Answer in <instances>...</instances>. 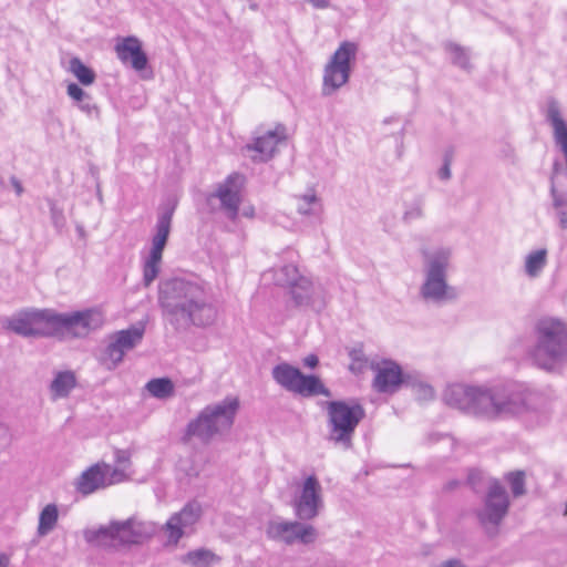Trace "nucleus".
I'll return each instance as SVG.
<instances>
[{"mask_svg": "<svg viewBox=\"0 0 567 567\" xmlns=\"http://www.w3.org/2000/svg\"><path fill=\"white\" fill-rule=\"evenodd\" d=\"M527 391L514 384H463L446 386L443 401L475 419L496 422L514 419L529 410Z\"/></svg>", "mask_w": 567, "mask_h": 567, "instance_id": "obj_1", "label": "nucleus"}, {"mask_svg": "<svg viewBox=\"0 0 567 567\" xmlns=\"http://www.w3.org/2000/svg\"><path fill=\"white\" fill-rule=\"evenodd\" d=\"M158 305L163 319L177 332L187 331L193 326H212L218 315L204 286L183 278H172L159 284Z\"/></svg>", "mask_w": 567, "mask_h": 567, "instance_id": "obj_2", "label": "nucleus"}, {"mask_svg": "<svg viewBox=\"0 0 567 567\" xmlns=\"http://www.w3.org/2000/svg\"><path fill=\"white\" fill-rule=\"evenodd\" d=\"M102 321L101 313L95 310L58 313L50 309H29L16 315L9 321V328L23 337L81 338L97 329Z\"/></svg>", "mask_w": 567, "mask_h": 567, "instance_id": "obj_3", "label": "nucleus"}, {"mask_svg": "<svg viewBox=\"0 0 567 567\" xmlns=\"http://www.w3.org/2000/svg\"><path fill=\"white\" fill-rule=\"evenodd\" d=\"M535 336L533 362L543 370L555 371L567 360V321L543 317L535 326Z\"/></svg>", "mask_w": 567, "mask_h": 567, "instance_id": "obj_4", "label": "nucleus"}, {"mask_svg": "<svg viewBox=\"0 0 567 567\" xmlns=\"http://www.w3.org/2000/svg\"><path fill=\"white\" fill-rule=\"evenodd\" d=\"M451 258L452 249L449 247L423 252V281L419 293L424 301L444 305L457 299L456 288L447 281Z\"/></svg>", "mask_w": 567, "mask_h": 567, "instance_id": "obj_5", "label": "nucleus"}, {"mask_svg": "<svg viewBox=\"0 0 567 567\" xmlns=\"http://www.w3.org/2000/svg\"><path fill=\"white\" fill-rule=\"evenodd\" d=\"M239 401L236 398L205 406L186 427V436L196 437L203 443H209L215 436L227 432L234 424Z\"/></svg>", "mask_w": 567, "mask_h": 567, "instance_id": "obj_6", "label": "nucleus"}, {"mask_svg": "<svg viewBox=\"0 0 567 567\" xmlns=\"http://www.w3.org/2000/svg\"><path fill=\"white\" fill-rule=\"evenodd\" d=\"M141 535L138 524L132 518L122 522L113 520L107 525L93 526L83 530V538L89 545L103 549H118L135 544Z\"/></svg>", "mask_w": 567, "mask_h": 567, "instance_id": "obj_7", "label": "nucleus"}, {"mask_svg": "<svg viewBox=\"0 0 567 567\" xmlns=\"http://www.w3.org/2000/svg\"><path fill=\"white\" fill-rule=\"evenodd\" d=\"M327 413L328 440L349 449L354 430L365 415L364 409L359 403L349 404L346 401H329L327 402Z\"/></svg>", "mask_w": 567, "mask_h": 567, "instance_id": "obj_8", "label": "nucleus"}, {"mask_svg": "<svg viewBox=\"0 0 567 567\" xmlns=\"http://www.w3.org/2000/svg\"><path fill=\"white\" fill-rule=\"evenodd\" d=\"M271 375L281 388L303 398L316 395L332 396L331 391L322 383L318 375H306L298 368L287 362L275 365L271 370Z\"/></svg>", "mask_w": 567, "mask_h": 567, "instance_id": "obj_9", "label": "nucleus"}, {"mask_svg": "<svg viewBox=\"0 0 567 567\" xmlns=\"http://www.w3.org/2000/svg\"><path fill=\"white\" fill-rule=\"evenodd\" d=\"M265 534L269 540L285 546L295 544L310 546L319 538V532L313 525L298 518L288 520L279 516L266 523Z\"/></svg>", "mask_w": 567, "mask_h": 567, "instance_id": "obj_10", "label": "nucleus"}, {"mask_svg": "<svg viewBox=\"0 0 567 567\" xmlns=\"http://www.w3.org/2000/svg\"><path fill=\"white\" fill-rule=\"evenodd\" d=\"M357 53L358 44L354 42L344 41L339 45L324 66L322 95L330 96L348 83Z\"/></svg>", "mask_w": 567, "mask_h": 567, "instance_id": "obj_11", "label": "nucleus"}, {"mask_svg": "<svg viewBox=\"0 0 567 567\" xmlns=\"http://www.w3.org/2000/svg\"><path fill=\"white\" fill-rule=\"evenodd\" d=\"M509 497L503 485L493 481L484 498L482 508L477 511V518L489 536L497 534V527L507 515Z\"/></svg>", "mask_w": 567, "mask_h": 567, "instance_id": "obj_12", "label": "nucleus"}, {"mask_svg": "<svg viewBox=\"0 0 567 567\" xmlns=\"http://www.w3.org/2000/svg\"><path fill=\"white\" fill-rule=\"evenodd\" d=\"M128 480V475L124 473V468H112L110 464L96 463L83 471L75 478L73 486L75 491L89 496L99 489L106 488L111 485L122 483Z\"/></svg>", "mask_w": 567, "mask_h": 567, "instance_id": "obj_13", "label": "nucleus"}, {"mask_svg": "<svg viewBox=\"0 0 567 567\" xmlns=\"http://www.w3.org/2000/svg\"><path fill=\"white\" fill-rule=\"evenodd\" d=\"M173 212L174 208L167 209L159 214L157 218L155 235L152 238V248L143 265V281L146 287H148L159 274L163 251L171 233Z\"/></svg>", "mask_w": 567, "mask_h": 567, "instance_id": "obj_14", "label": "nucleus"}, {"mask_svg": "<svg viewBox=\"0 0 567 567\" xmlns=\"http://www.w3.org/2000/svg\"><path fill=\"white\" fill-rule=\"evenodd\" d=\"M296 518L306 523L316 519L323 508L322 487L315 475L308 476L291 501Z\"/></svg>", "mask_w": 567, "mask_h": 567, "instance_id": "obj_15", "label": "nucleus"}, {"mask_svg": "<svg viewBox=\"0 0 567 567\" xmlns=\"http://www.w3.org/2000/svg\"><path fill=\"white\" fill-rule=\"evenodd\" d=\"M144 333L145 327L143 323L113 333L102 358L106 368L109 370L115 369L123 361L125 353L142 342Z\"/></svg>", "mask_w": 567, "mask_h": 567, "instance_id": "obj_16", "label": "nucleus"}, {"mask_svg": "<svg viewBox=\"0 0 567 567\" xmlns=\"http://www.w3.org/2000/svg\"><path fill=\"white\" fill-rule=\"evenodd\" d=\"M244 177L239 174L229 175L226 181L218 185L214 194L220 202L221 209L230 220H236L241 203L240 189Z\"/></svg>", "mask_w": 567, "mask_h": 567, "instance_id": "obj_17", "label": "nucleus"}, {"mask_svg": "<svg viewBox=\"0 0 567 567\" xmlns=\"http://www.w3.org/2000/svg\"><path fill=\"white\" fill-rule=\"evenodd\" d=\"M202 512V505L196 501H192L181 512L172 515L165 524L168 539L177 543L187 529L192 528L199 520Z\"/></svg>", "mask_w": 567, "mask_h": 567, "instance_id": "obj_18", "label": "nucleus"}, {"mask_svg": "<svg viewBox=\"0 0 567 567\" xmlns=\"http://www.w3.org/2000/svg\"><path fill=\"white\" fill-rule=\"evenodd\" d=\"M289 292L296 307H308L317 311L326 307L323 289L307 277L299 278Z\"/></svg>", "mask_w": 567, "mask_h": 567, "instance_id": "obj_19", "label": "nucleus"}, {"mask_svg": "<svg viewBox=\"0 0 567 567\" xmlns=\"http://www.w3.org/2000/svg\"><path fill=\"white\" fill-rule=\"evenodd\" d=\"M117 58L123 63H130L135 71L146 68L148 59L142 49V42L136 37H126L115 44Z\"/></svg>", "mask_w": 567, "mask_h": 567, "instance_id": "obj_20", "label": "nucleus"}, {"mask_svg": "<svg viewBox=\"0 0 567 567\" xmlns=\"http://www.w3.org/2000/svg\"><path fill=\"white\" fill-rule=\"evenodd\" d=\"M373 368L377 371L373 385L378 392L393 393L402 383L406 382L401 368L392 361H384Z\"/></svg>", "mask_w": 567, "mask_h": 567, "instance_id": "obj_21", "label": "nucleus"}, {"mask_svg": "<svg viewBox=\"0 0 567 567\" xmlns=\"http://www.w3.org/2000/svg\"><path fill=\"white\" fill-rule=\"evenodd\" d=\"M285 138L286 130L282 125H278L275 130L256 137L252 144L247 145V150L257 153L254 159L266 162L274 156L278 143Z\"/></svg>", "mask_w": 567, "mask_h": 567, "instance_id": "obj_22", "label": "nucleus"}, {"mask_svg": "<svg viewBox=\"0 0 567 567\" xmlns=\"http://www.w3.org/2000/svg\"><path fill=\"white\" fill-rule=\"evenodd\" d=\"M76 386V377L73 371H59L54 374L49 385L52 400L68 398L71 391Z\"/></svg>", "mask_w": 567, "mask_h": 567, "instance_id": "obj_23", "label": "nucleus"}, {"mask_svg": "<svg viewBox=\"0 0 567 567\" xmlns=\"http://www.w3.org/2000/svg\"><path fill=\"white\" fill-rule=\"evenodd\" d=\"M179 561L192 567H210L220 561V557L207 548H196L179 557Z\"/></svg>", "mask_w": 567, "mask_h": 567, "instance_id": "obj_24", "label": "nucleus"}, {"mask_svg": "<svg viewBox=\"0 0 567 567\" xmlns=\"http://www.w3.org/2000/svg\"><path fill=\"white\" fill-rule=\"evenodd\" d=\"M550 198L551 213L557 219L563 230L567 229V193L559 192L554 183V176L550 178Z\"/></svg>", "mask_w": 567, "mask_h": 567, "instance_id": "obj_25", "label": "nucleus"}, {"mask_svg": "<svg viewBox=\"0 0 567 567\" xmlns=\"http://www.w3.org/2000/svg\"><path fill=\"white\" fill-rule=\"evenodd\" d=\"M297 212L305 216L317 215L321 212V199L317 196L315 190H309L307 194L295 196Z\"/></svg>", "mask_w": 567, "mask_h": 567, "instance_id": "obj_26", "label": "nucleus"}, {"mask_svg": "<svg viewBox=\"0 0 567 567\" xmlns=\"http://www.w3.org/2000/svg\"><path fill=\"white\" fill-rule=\"evenodd\" d=\"M59 519V509L55 504H48L39 515L38 535L45 536L56 526Z\"/></svg>", "mask_w": 567, "mask_h": 567, "instance_id": "obj_27", "label": "nucleus"}, {"mask_svg": "<svg viewBox=\"0 0 567 567\" xmlns=\"http://www.w3.org/2000/svg\"><path fill=\"white\" fill-rule=\"evenodd\" d=\"M547 264V250L545 248L530 251L525 258V272L530 278L540 275Z\"/></svg>", "mask_w": 567, "mask_h": 567, "instance_id": "obj_28", "label": "nucleus"}, {"mask_svg": "<svg viewBox=\"0 0 567 567\" xmlns=\"http://www.w3.org/2000/svg\"><path fill=\"white\" fill-rule=\"evenodd\" d=\"M145 388L152 396L161 400L173 396L175 392V385L168 378L152 379L146 383Z\"/></svg>", "mask_w": 567, "mask_h": 567, "instance_id": "obj_29", "label": "nucleus"}, {"mask_svg": "<svg viewBox=\"0 0 567 567\" xmlns=\"http://www.w3.org/2000/svg\"><path fill=\"white\" fill-rule=\"evenodd\" d=\"M69 71L82 85H91L96 79L95 72L86 66L79 58H72L69 62Z\"/></svg>", "mask_w": 567, "mask_h": 567, "instance_id": "obj_30", "label": "nucleus"}, {"mask_svg": "<svg viewBox=\"0 0 567 567\" xmlns=\"http://www.w3.org/2000/svg\"><path fill=\"white\" fill-rule=\"evenodd\" d=\"M445 50L451 54L453 64L466 71L471 70L472 66L470 63V53L467 49L456 43L450 42L445 45Z\"/></svg>", "mask_w": 567, "mask_h": 567, "instance_id": "obj_31", "label": "nucleus"}, {"mask_svg": "<svg viewBox=\"0 0 567 567\" xmlns=\"http://www.w3.org/2000/svg\"><path fill=\"white\" fill-rule=\"evenodd\" d=\"M301 277L297 266L291 264L285 265L276 271V284L291 288Z\"/></svg>", "mask_w": 567, "mask_h": 567, "instance_id": "obj_32", "label": "nucleus"}, {"mask_svg": "<svg viewBox=\"0 0 567 567\" xmlns=\"http://www.w3.org/2000/svg\"><path fill=\"white\" fill-rule=\"evenodd\" d=\"M423 206L424 200L421 197L414 198L412 202L405 204V209L403 213V221L411 223L413 220L420 219L423 217Z\"/></svg>", "mask_w": 567, "mask_h": 567, "instance_id": "obj_33", "label": "nucleus"}, {"mask_svg": "<svg viewBox=\"0 0 567 567\" xmlns=\"http://www.w3.org/2000/svg\"><path fill=\"white\" fill-rule=\"evenodd\" d=\"M508 482L512 488V493L515 497L525 494V477L523 472L509 473Z\"/></svg>", "mask_w": 567, "mask_h": 567, "instance_id": "obj_34", "label": "nucleus"}, {"mask_svg": "<svg viewBox=\"0 0 567 567\" xmlns=\"http://www.w3.org/2000/svg\"><path fill=\"white\" fill-rule=\"evenodd\" d=\"M412 389L419 400L426 401L434 398V390L427 383L421 381L413 382Z\"/></svg>", "mask_w": 567, "mask_h": 567, "instance_id": "obj_35", "label": "nucleus"}, {"mask_svg": "<svg viewBox=\"0 0 567 567\" xmlns=\"http://www.w3.org/2000/svg\"><path fill=\"white\" fill-rule=\"evenodd\" d=\"M78 107L90 116H100V109L96 103H94L90 94H87L85 100H82L80 103H78Z\"/></svg>", "mask_w": 567, "mask_h": 567, "instance_id": "obj_36", "label": "nucleus"}, {"mask_svg": "<svg viewBox=\"0 0 567 567\" xmlns=\"http://www.w3.org/2000/svg\"><path fill=\"white\" fill-rule=\"evenodd\" d=\"M114 456L117 464L115 468H124V473L126 474V470L131 465V453L127 450L116 449Z\"/></svg>", "mask_w": 567, "mask_h": 567, "instance_id": "obj_37", "label": "nucleus"}, {"mask_svg": "<svg viewBox=\"0 0 567 567\" xmlns=\"http://www.w3.org/2000/svg\"><path fill=\"white\" fill-rule=\"evenodd\" d=\"M68 95L78 103L82 100H85L87 94L83 89H81L76 83H70L66 87Z\"/></svg>", "mask_w": 567, "mask_h": 567, "instance_id": "obj_38", "label": "nucleus"}, {"mask_svg": "<svg viewBox=\"0 0 567 567\" xmlns=\"http://www.w3.org/2000/svg\"><path fill=\"white\" fill-rule=\"evenodd\" d=\"M68 95L78 103L82 100H85L87 94L83 89H81L76 83H70L66 87Z\"/></svg>", "mask_w": 567, "mask_h": 567, "instance_id": "obj_39", "label": "nucleus"}, {"mask_svg": "<svg viewBox=\"0 0 567 567\" xmlns=\"http://www.w3.org/2000/svg\"><path fill=\"white\" fill-rule=\"evenodd\" d=\"M12 442V434L9 427L0 423V453L6 451Z\"/></svg>", "mask_w": 567, "mask_h": 567, "instance_id": "obj_40", "label": "nucleus"}, {"mask_svg": "<svg viewBox=\"0 0 567 567\" xmlns=\"http://www.w3.org/2000/svg\"><path fill=\"white\" fill-rule=\"evenodd\" d=\"M51 218L56 228H62L65 224V219L61 209L55 204L51 203L50 206Z\"/></svg>", "mask_w": 567, "mask_h": 567, "instance_id": "obj_41", "label": "nucleus"}, {"mask_svg": "<svg viewBox=\"0 0 567 567\" xmlns=\"http://www.w3.org/2000/svg\"><path fill=\"white\" fill-rule=\"evenodd\" d=\"M451 156L450 155H445L444 157V164L443 166L441 167V169L439 171V177L443 181H447L451 178Z\"/></svg>", "mask_w": 567, "mask_h": 567, "instance_id": "obj_42", "label": "nucleus"}, {"mask_svg": "<svg viewBox=\"0 0 567 567\" xmlns=\"http://www.w3.org/2000/svg\"><path fill=\"white\" fill-rule=\"evenodd\" d=\"M319 363V359L316 354H309L303 359V364L310 369H315Z\"/></svg>", "mask_w": 567, "mask_h": 567, "instance_id": "obj_43", "label": "nucleus"}, {"mask_svg": "<svg viewBox=\"0 0 567 567\" xmlns=\"http://www.w3.org/2000/svg\"><path fill=\"white\" fill-rule=\"evenodd\" d=\"M11 561V555L7 553H0V567H9Z\"/></svg>", "mask_w": 567, "mask_h": 567, "instance_id": "obj_44", "label": "nucleus"}, {"mask_svg": "<svg viewBox=\"0 0 567 567\" xmlns=\"http://www.w3.org/2000/svg\"><path fill=\"white\" fill-rule=\"evenodd\" d=\"M309 2L316 8H326L329 4V0H309Z\"/></svg>", "mask_w": 567, "mask_h": 567, "instance_id": "obj_45", "label": "nucleus"}, {"mask_svg": "<svg viewBox=\"0 0 567 567\" xmlns=\"http://www.w3.org/2000/svg\"><path fill=\"white\" fill-rule=\"evenodd\" d=\"M243 216L247 217V218H252L254 215H255V209L252 206H248V207H245L243 209Z\"/></svg>", "mask_w": 567, "mask_h": 567, "instance_id": "obj_46", "label": "nucleus"}, {"mask_svg": "<svg viewBox=\"0 0 567 567\" xmlns=\"http://www.w3.org/2000/svg\"><path fill=\"white\" fill-rule=\"evenodd\" d=\"M12 185L16 189L17 195H21L23 192L21 183L17 178H12Z\"/></svg>", "mask_w": 567, "mask_h": 567, "instance_id": "obj_47", "label": "nucleus"}, {"mask_svg": "<svg viewBox=\"0 0 567 567\" xmlns=\"http://www.w3.org/2000/svg\"><path fill=\"white\" fill-rule=\"evenodd\" d=\"M351 355H352L353 360H358V361H360V360H361V359H360V357H359V354H357V352H354V351H353V352H351Z\"/></svg>", "mask_w": 567, "mask_h": 567, "instance_id": "obj_48", "label": "nucleus"}, {"mask_svg": "<svg viewBox=\"0 0 567 567\" xmlns=\"http://www.w3.org/2000/svg\"><path fill=\"white\" fill-rule=\"evenodd\" d=\"M250 8H251V9H254V10H256V9H257V6H256V4H252Z\"/></svg>", "mask_w": 567, "mask_h": 567, "instance_id": "obj_49", "label": "nucleus"}]
</instances>
